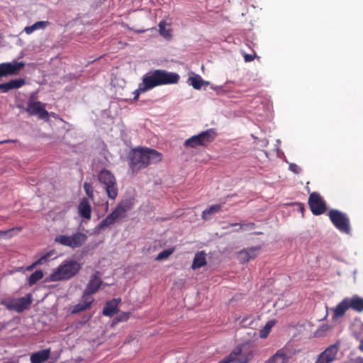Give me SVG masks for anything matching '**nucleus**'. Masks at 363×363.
<instances>
[{"instance_id":"nucleus-48","label":"nucleus","mask_w":363,"mask_h":363,"mask_svg":"<svg viewBox=\"0 0 363 363\" xmlns=\"http://www.w3.org/2000/svg\"><path fill=\"white\" fill-rule=\"evenodd\" d=\"M5 142H7V140H5V141H0V144L3 143H5Z\"/></svg>"},{"instance_id":"nucleus-31","label":"nucleus","mask_w":363,"mask_h":363,"mask_svg":"<svg viewBox=\"0 0 363 363\" xmlns=\"http://www.w3.org/2000/svg\"><path fill=\"white\" fill-rule=\"evenodd\" d=\"M54 255V252L52 251H50L46 254H45L43 256H42L38 260L35 261L31 266L28 267V270L32 269L35 266L38 264H42L46 262L50 257Z\"/></svg>"},{"instance_id":"nucleus-19","label":"nucleus","mask_w":363,"mask_h":363,"mask_svg":"<svg viewBox=\"0 0 363 363\" xmlns=\"http://www.w3.org/2000/svg\"><path fill=\"white\" fill-rule=\"evenodd\" d=\"M78 212L80 216L89 219L91 214V207L86 199H84L78 206Z\"/></svg>"},{"instance_id":"nucleus-38","label":"nucleus","mask_w":363,"mask_h":363,"mask_svg":"<svg viewBox=\"0 0 363 363\" xmlns=\"http://www.w3.org/2000/svg\"><path fill=\"white\" fill-rule=\"evenodd\" d=\"M129 318V314L128 313H123L118 318V321H123L128 320Z\"/></svg>"},{"instance_id":"nucleus-28","label":"nucleus","mask_w":363,"mask_h":363,"mask_svg":"<svg viewBox=\"0 0 363 363\" xmlns=\"http://www.w3.org/2000/svg\"><path fill=\"white\" fill-rule=\"evenodd\" d=\"M128 210V207L122 203L118 204L115 209L110 214L114 218L115 220L123 217L125 213Z\"/></svg>"},{"instance_id":"nucleus-49","label":"nucleus","mask_w":363,"mask_h":363,"mask_svg":"<svg viewBox=\"0 0 363 363\" xmlns=\"http://www.w3.org/2000/svg\"><path fill=\"white\" fill-rule=\"evenodd\" d=\"M220 363H223V361H222V362H220Z\"/></svg>"},{"instance_id":"nucleus-41","label":"nucleus","mask_w":363,"mask_h":363,"mask_svg":"<svg viewBox=\"0 0 363 363\" xmlns=\"http://www.w3.org/2000/svg\"><path fill=\"white\" fill-rule=\"evenodd\" d=\"M357 362V363H363V357H358Z\"/></svg>"},{"instance_id":"nucleus-16","label":"nucleus","mask_w":363,"mask_h":363,"mask_svg":"<svg viewBox=\"0 0 363 363\" xmlns=\"http://www.w3.org/2000/svg\"><path fill=\"white\" fill-rule=\"evenodd\" d=\"M259 247H250L241 250L238 253V259L240 262H248L252 259H255L259 254Z\"/></svg>"},{"instance_id":"nucleus-44","label":"nucleus","mask_w":363,"mask_h":363,"mask_svg":"<svg viewBox=\"0 0 363 363\" xmlns=\"http://www.w3.org/2000/svg\"><path fill=\"white\" fill-rule=\"evenodd\" d=\"M9 233V232H0V235H6Z\"/></svg>"},{"instance_id":"nucleus-3","label":"nucleus","mask_w":363,"mask_h":363,"mask_svg":"<svg viewBox=\"0 0 363 363\" xmlns=\"http://www.w3.org/2000/svg\"><path fill=\"white\" fill-rule=\"evenodd\" d=\"M81 269V264L74 260L65 261L50 274L49 280L57 281L70 279Z\"/></svg>"},{"instance_id":"nucleus-6","label":"nucleus","mask_w":363,"mask_h":363,"mask_svg":"<svg viewBox=\"0 0 363 363\" xmlns=\"http://www.w3.org/2000/svg\"><path fill=\"white\" fill-rule=\"evenodd\" d=\"M215 138V131L212 129H209L186 139L184 143V147L189 149L196 148L199 146H206L209 143L212 142Z\"/></svg>"},{"instance_id":"nucleus-47","label":"nucleus","mask_w":363,"mask_h":363,"mask_svg":"<svg viewBox=\"0 0 363 363\" xmlns=\"http://www.w3.org/2000/svg\"><path fill=\"white\" fill-rule=\"evenodd\" d=\"M237 225V224H235V223H232V224H230V226H235V225Z\"/></svg>"},{"instance_id":"nucleus-35","label":"nucleus","mask_w":363,"mask_h":363,"mask_svg":"<svg viewBox=\"0 0 363 363\" xmlns=\"http://www.w3.org/2000/svg\"><path fill=\"white\" fill-rule=\"evenodd\" d=\"M10 90H11V89L9 82L0 84V91L2 93H6Z\"/></svg>"},{"instance_id":"nucleus-29","label":"nucleus","mask_w":363,"mask_h":363,"mask_svg":"<svg viewBox=\"0 0 363 363\" xmlns=\"http://www.w3.org/2000/svg\"><path fill=\"white\" fill-rule=\"evenodd\" d=\"M116 220L111 216V214H108L104 219H103L100 223L97 225L96 229L101 230L106 227L112 225Z\"/></svg>"},{"instance_id":"nucleus-13","label":"nucleus","mask_w":363,"mask_h":363,"mask_svg":"<svg viewBox=\"0 0 363 363\" xmlns=\"http://www.w3.org/2000/svg\"><path fill=\"white\" fill-rule=\"evenodd\" d=\"M26 111L30 115H38L40 119L48 118V112L45 109L44 105L40 101H30Z\"/></svg>"},{"instance_id":"nucleus-22","label":"nucleus","mask_w":363,"mask_h":363,"mask_svg":"<svg viewBox=\"0 0 363 363\" xmlns=\"http://www.w3.org/2000/svg\"><path fill=\"white\" fill-rule=\"evenodd\" d=\"M188 83L189 85L192 86L195 89H200L202 86H206L209 84V82L207 81H204L201 76L198 74H194L191 77H189L188 79Z\"/></svg>"},{"instance_id":"nucleus-17","label":"nucleus","mask_w":363,"mask_h":363,"mask_svg":"<svg viewBox=\"0 0 363 363\" xmlns=\"http://www.w3.org/2000/svg\"><path fill=\"white\" fill-rule=\"evenodd\" d=\"M103 282L100 278H99L97 276H94L89 281L84 293L91 296V294H95L99 290Z\"/></svg>"},{"instance_id":"nucleus-21","label":"nucleus","mask_w":363,"mask_h":363,"mask_svg":"<svg viewBox=\"0 0 363 363\" xmlns=\"http://www.w3.org/2000/svg\"><path fill=\"white\" fill-rule=\"evenodd\" d=\"M121 299H113L106 303V306L103 310V314L106 316H112L117 313L118 306Z\"/></svg>"},{"instance_id":"nucleus-8","label":"nucleus","mask_w":363,"mask_h":363,"mask_svg":"<svg viewBox=\"0 0 363 363\" xmlns=\"http://www.w3.org/2000/svg\"><path fill=\"white\" fill-rule=\"evenodd\" d=\"M31 301L30 294H26L25 296L20 298H4L1 301V304L4 305L8 310L21 313L29 307Z\"/></svg>"},{"instance_id":"nucleus-39","label":"nucleus","mask_w":363,"mask_h":363,"mask_svg":"<svg viewBox=\"0 0 363 363\" xmlns=\"http://www.w3.org/2000/svg\"><path fill=\"white\" fill-rule=\"evenodd\" d=\"M244 57H245V60L246 62H250V61H252L254 59L252 55H247V54L245 55Z\"/></svg>"},{"instance_id":"nucleus-11","label":"nucleus","mask_w":363,"mask_h":363,"mask_svg":"<svg viewBox=\"0 0 363 363\" xmlns=\"http://www.w3.org/2000/svg\"><path fill=\"white\" fill-rule=\"evenodd\" d=\"M23 62L12 61L0 64V78L9 75L18 74L24 67Z\"/></svg>"},{"instance_id":"nucleus-26","label":"nucleus","mask_w":363,"mask_h":363,"mask_svg":"<svg viewBox=\"0 0 363 363\" xmlns=\"http://www.w3.org/2000/svg\"><path fill=\"white\" fill-rule=\"evenodd\" d=\"M48 24V21H38L30 26L25 27L23 31L30 35L37 30L44 29Z\"/></svg>"},{"instance_id":"nucleus-10","label":"nucleus","mask_w":363,"mask_h":363,"mask_svg":"<svg viewBox=\"0 0 363 363\" xmlns=\"http://www.w3.org/2000/svg\"><path fill=\"white\" fill-rule=\"evenodd\" d=\"M294 354L291 348L286 345L279 349L274 354L266 359L264 363H288Z\"/></svg>"},{"instance_id":"nucleus-7","label":"nucleus","mask_w":363,"mask_h":363,"mask_svg":"<svg viewBox=\"0 0 363 363\" xmlns=\"http://www.w3.org/2000/svg\"><path fill=\"white\" fill-rule=\"evenodd\" d=\"M87 239V235L84 233L77 232L72 235H68L60 234L55 237V242L63 246L74 249L83 245Z\"/></svg>"},{"instance_id":"nucleus-24","label":"nucleus","mask_w":363,"mask_h":363,"mask_svg":"<svg viewBox=\"0 0 363 363\" xmlns=\"http://www.w3.org/2000/svg\"><path fill=\"white\" fill-rule=\"evenodd\" d=\"M349 302L350 308L358 312L363 311V298L359 296L347 298Z\"/></svg>"},{"instance_id":"nucleus-33","label":"nucleus","mask_w":363,"mask_h":363,"mask_svg":"<svg viewBox=\"0 0 363 363\" xmlns=\"http://www.w3.org/2000/svg\"><path fill=\"white\" fill-rule=\"evenodd\" d=\"M10 84V87L11 89H16L21 87L25 84L24 79H16L9 82Z\"/></svg>"},{"instance_id":"nucleus-43","label":"nucleus","mask_w":363,"mask_h":363,"mask_svg":"<svg viewBox=\"0 0 363 363\" xmlns=\"http://www.w3.org/2000/svg\"><path fill=\"white\" fill-rule=\"evenodd\" d=\"M211 89H214V90H216V89H220V87L211 86Z\"/></svg>"},{"instance_id":"nucleus-37","label":"nucleus","mask_w":363,"mask_h":363,"mask_svg":"<svg viewBox=\"0 0 363 363\" xmlns=\"http://www.w3.org/2000/svg\"><path fill=\"white\" fill-rule=\"evenodd\" d=\"M84 190L86 191V194L89 196H92V191H91V186L88 183H84Z\"/></svg>"},{"instance_id":"nucleus-15","label":"nucleus","mask_w":363,"mask_h":363,"mask_svg":"<svg viewBox=\"0 0 363 363\" xmlns=\"http://www.w3.org/2000/svg\"><path fill=\"white\" fill-rule=\"evenodd\" d=\"M94 301V298L91 296H89L84 293L79 303L72 306L71 313H78L82 311L90 308L91 304Z\"/></svg>"},{"instance_id":"nucleus-5","label":"nucleus","mask_w":363,"mask_h":363,"mask_svg":"<svg viewBox=\"0 0 363 363\" xmlns=\"http://www.w3.org/2000/svg\"><path fill=\"white\" fill-rule=\"evenodd\" d=\"M253 357V350L250 344H243L236 347L228 357L223 360V363H229L237 361L240 363H248Z\"/></svg>"},{"instance_id":"nucleus-40","label":"nucleus","mask_w":363,"mask_h":363,"mask_svg":"<svg viewBox=\"0 0 363 363\" xmlns=\"http://www.w3.org/2000/svg\"><path fill=\"white\" fill-rule=\"evenodd\" d=\"M254 226V224L253 223H248L247 225L244 224L242 225V228L244 229V230H246L247 228H252Z\"/></svg>"},{"instance_id":"nucleus-18","label":"nucleus","mask_w":363,"mask_h":363,"mask_svg":"<svg viewBox=\"0 0 363 363\" xmlns=\"http://www.w3.org/2000/svg\"><path fill=\"white\" fill-rule=\"evenodd\" d=\"M50 354V349H45L36 352L31 354L30 362L31 363H43L48 359Z\"/></svg>"},{"instance_id":"nucleus-4","label":"nucleus","mask_w":363,"mask_h":363,"mask_svg":"<svg viewBox=\"0 0 363 363\" xmlns=\"http://www.w3.org/2000/svg\"><path fill=\"white\" fill-rule=\"evenodd\" d=\"M98 179L108 197L115 199L118 196V189L114 175L110 171L104 169L99 172Z\"/></svg>"},{"instance_id":"nucleus-30","label":"nucleus","mask_w":363,"mask_h":363,"mask_svg":"<svg viewBox=\"0 0 363 363\" xmlns=\"http://www.w3.org/2000/svg\"><path fill=\"white\" fill-rule=\"evenodd\" d=\"M274 321L271 320L267 322L263 327V328L259 331V337L263 339L266 338L268 336L269 333H270L271 329L274 326Z\"/></svg>"},{"instance_id":"nucleus-12","label":"nucleus","mask_w":363,"mask_h":363,"mask_svg":"<svg viewBox=\"0 0 363 363\" xmlns=\"http://www.w3.org/2000/svg\"><path fill=\"white\" fill-rule=\"evenodd\" d=\"M308 204L311 210L315 215H320L325 211V204L320 196L317 193H313L310 195Z\"/></svg>"},{"instance_id":"nucleus-2","label":"nucleus","mask_w":363,"mask_h":363,"mask_svg":"<svg viewBox=\"0 0 363 363\" xmlns=\"http://www.w3.org/2000/svg\"><path fill=\"white\" fill-rule=\"evenodd\" d=\"M162 159V154L154 149L136 148L130 154V167L133 171L157 163Z\"/></svg>"},{"instance_id":"nucleus-14","label":"nucleus","mask_w":363,"mask_h":363,"mask_svg":"<svg viewBox=\"0 0 363 363\" xmlns=\"http://www.w3.org/2000/svg\"><path fill=\"white\" fill-rule=\"evenodd\" d=\"M338 347L336 345L328 347L323 352H322L315 363H331L336 357Z\"/></svg>"},{"instance_id":"nucleus-36","label":"nucleus","mask_w":363,"mask_h":363,"mask_svg":"<svg viewBox=\"0 0 363 363\" xmlns=\"http://www.w3.org/2000/svg\"><path fill=\"white\" fill-rule=\"evenodd\" d=\"M289 169L295 174H298L301 171V168L297 164L294 163L289 164Z\"/></svg>"},{"instance_id":"nucleus-34","label":"nucleus","mask_w":363,"mask_h":363,"mask_svg":"<svg viewBox=\"0 0 363 363\" xmlns=\"http://www.w3.org/2000/svg\"><path fill=\"white\" fill-rule=\"evenodd\" d=\"M172 252H173V250H163L157 255L155 259L157 261H160V260L167 259L172 254Z\"/></svg>"},{"instance_id":"nucleus-1","label":"nucleus","mask_w":363,"mask_h":363,"mask_svg":"<svg viewBox=\"0 0 363 363\" xmlns=\"http://www.w3.org/2000/svg\"><path fill=\"white\" fill-rule=\"evenodd\" d=\"M180 79L179 75L175 72H167L164 69H156L147 72L143 77L142 82L138 88L133 92L134 100H137L141 93L147 91L156 86L164 84H177Z\"/></svg>"},{"instance_id":"nucleus-45","label":"nucleus","mask_w":363,"mask_h":363,"mask_svg":"<svg viewBox=\"0 0 363 363\" xmlns=\"http://www.w3.org/2000/svg\"><path fill=\"white\" fill-rule=\"evenodd\" d=\"M267 144H268V141H267V140H264V146H267Z\"/></svg>"},{"instance_id":"nucleus-27","label":"nucleus","mask_w":363,"mask_h":363,"mask_svg":"<svg viewBox=\"0 0 363 363\" xmlns=\"http://www.w3.org/2000/svg\"><path fill=\"white\" fill-rule=\"evenodd\" d=\"M222 206L220 204H216L211 206L202 212V218L208 220L211 218V216L217 213L220 211Z\"/></svg>"},{"instance_id":"nucleus-20","label":"nucleus","mask_w":363,"mask_h":363,"mask_svg":"<svg viewBox=\"0 0 363 363\" xmlns=\"http://www.w3.org/2000/svg\"><path fill=\"white\" fill-rule=\"evenodd\" d=\"M348 308H350V306L347 298H346L343 299L335 308L332 309L334 312L333 319L343 316Z\"/></svg>"},{"instance_id":"nucleus-23","label":"nucleus","mask_w":363,"mask_h":363,"mask_svg":"<svg viewBox=\"0 0 363 363\" xmlns=\"http://www.w3.org/2000/svg\"><path fill=\"white\" fill-rule=\"evenodd\" d=\"M206 264V254L204 252H199L194 256L191 268L196 269L201 268Z\"/></svg>"},{"instance_id":"nucleus-9","label":"nucleus","mask_w":363,"mask_h":363,"mask_svg":"<svg viewBox=\"0 0 363 363\" xmlns=\"http://www.w3.org/2000/svg\"><path fill=\"white\" fill-rule=\"evenodd\" d=\"M328 215L332 223L339 230L345 233H350L349 219L345 214L337 210H331Z\"/></svg>"},{"instance_id":"nucleus-32","label":"nucleus","mask_w":363,"mask_h":363,"mask_svg":"<svg viewBox=\"0 0 363 363\" xmlns=\"http://www.w3.org/2000/svg\"><path fill=\"white\" fill-rule=\"evenodd\" d=\"M43 277V273L41 270H38L33 273L29 277V284L33 285L38 280L41 279Z\"/></svg>"},{"instance_id":"nucleus-42","label":"nucleus","mask_w":363,"mask_h":363,"mask_svg":"<svg viewBox=\"0 0 363 363\" xmlns=\"http://www.w3.org/2000/svg\"><path fill=\"white\" fill-rule=\"evenodd\" d=\"M359 349L361 350V351H363V341L361 342L359 346Z\"/></svg>"},{"instance_id":"nucleus-46","label":"nucleus","mask_w":363,"mask_h":363,"mask_svg":"<svg viewBox=\"0 0 363 363\" xmlns=\"http://www.w3.org/2000/svg\"><path fill=\"white\" fill-rule=\"evenodd\" d=\"M300 210H301V211H303V207L301 206V207H300Z\"/></svg>"},{"instance_id":"nucleus-25","label":"nucleus","mask_w":363,"mask_h":363,"mask_svg":"<svg viewBox=\"0 0 363 363\" xmlns=\"http://www.w3.org/2000/svg\"><path fill=\"white\" fill-rule=\"evenodd\" d=\"M159 33L164 38L169 39L172 37L171 25L164 21H160L159 25Z\"/></svg>"}]
</instances>
